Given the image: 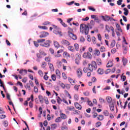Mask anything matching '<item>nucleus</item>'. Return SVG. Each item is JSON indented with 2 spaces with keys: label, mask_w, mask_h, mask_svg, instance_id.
I'll list each match as a JSON object with an SVG mask.
<instances>
[{
  "label": "nucleus",
  "mask_w": 130,
  "mask_h": 130,
  "mask_svg": "<svg viewBox=\"0 0 130 130\" xmlns=\"http://www.w3.org/2000/svg\"><path fill=\"white\" fill-rule=\"evenodd\" d=\"M80 32L82 34L88 35L89 34V26L84 23H82L80 25Z\"/></svg>",
  "instance_id": "obj_1"
},
{
  "label": "nucleus",
  "mask_w": 130,
  "mask_h": 130,
  "mask_svg": "<svg viewBox=\"0 0 130 130\" xmlns=\"http://www.w3.org/2000/svg\"><path fill=\"white\" fill-rule=\"evenodd\" d=\"M38 99L41 104H43L44 102L45 104H49V101H48V99L46 96H43L42 95H39Z\"/></svg>",
  "instance_id": "obj_2"
},
{
  "label": "nucleus",
  "mask_w": 130,
  "mask_h": 130,
  "mask_svg": "<svg viewBox=\"0 0 130 130\" xmlns=\"http://www.w3.org/2000/svg\"><path fill=\"white\" fill-rule=\"evenodd\" d=\"M68 29V35L70 38H72L73 40H77V36L73 33L74 30L71 27H69Z\"/></svg>",
  "instance_id": "obj_3"
},
{
  "label": "nucleus",
  "mask_w": 130,
  "mask_h": 130,
  "mask_svg": "<svg viewBox=\"0 0 130 130\" xmlns=\"http://www.w3.org/2000/svg\"><path fill=\"white\" fill-rule=\"evenodd\" d=\"M88 68L89 71L91 72H93L94 70H96L97 69V63H96V61H92L91 63L88 64Z\"/></svg>",
  "instance_id": "obj_4"
},
{
  "label": "nucleus",
  "mask_w": 130,
  "mask_h": 130,
  "mask_svg": "<svg viewBox=\"0 0 130 130\" xmlns=\"http://www.w3.org/2000/svg\"><path fill=\"white\" fill-rule=\"evenodd\" d=\"M83 56L84 58H88V59H91L92 58V54L89 52H85Z\"/></svg>",
  "instance_id": "obj_5"
},
{
  "label": "nucleus",
  "mask_w": 130,
  "mask_h": 130,
  "mask_svg": "<svg viewBox=\"0 0 130 130\" xmlns=\"http://www.w3.org/2000/svg\"><path fill=\"white\" fill-rule=\"evenodd\" d=\"M61 44L65 46H70V45H71V43H70V42L67 40H62L61 41Z\"/></svg>",
  "instance_id": "obj_6"
},
{
  "label": "nucleus",
  "mask_w": 130,
  "mask_h": 130,
  "mask_svg": "<svg viewBox=\"0 0 130 130\" xmlns=\"http://www.w3.org/2000/svg\"><path fill=\"white\" fill-rule=\"evenodd\" d=\"M50 43H51V41H50L49 40H48L46 41V42L44 43L43 45H42V46L43 47H49V46H50Z\"/></svg>",
  "instance_id": "obj_7"
},
{
  "label": "nucleus",
  "mask_w": 130,
  "mask_h": 130,
  "mask_svg": "<svg viewBox=\"0 0 130 130\" xmlns=\"http://www.w3.org/2000/svg\"><path fill=\"white\" fill-rule=\"evenodd\" d=\"M77 77L81 78L83 76V71L81 69H78L77 70Z\"/></svg>",
  "instance_id": "obj_8"
},
{
  "label": "nucleus",
  "mask_w": 130,
  "mask_h": 130,
  "mask_svg": "<svg viewBox=\"0 0 130 130\" xmlns=\"http://www.w3.org/2000/svg\"><path fill=\"white\" fill-rule=\"evenodd\" d=\"M59 113H60V117L61 118V119H67V118H68V116H67V115L61 112V111H60Z\"/></svg>",
  "instance_id": "obj_9"
},
{
  "label": "nucleus",
  "mask_w": 130,
  "mask_h": 130,
  "mask_svg": "<svg viewBox=\"0 0 130 130\" xmlns=\"http://www.w3.org/2000/svg\"><path fill=\"white\" fill-rule=\"evenodd\" d=\"M62 52H63V50L62 49L59 50L57 51V54H55L54 56H55V57H60V56H61V55L59 54V53H61Z\"/></svg>",
  "instance_id": "obj_10"
},
{
  "label": "nucleus",
  "mask_w": 130,
  "mask_h": 130,
  "mask_svg": "<svg viewBox=\"0 0 130 130\" xmlns=\"http://www.w3.org/2000/svg\"><path fill=\"white\" fill-rule=\"evenodd\" d=\"M74 105L76 109H78V110H82V106H81V105L78 103H75Z\"/></svg>",
  "instance_id": "obj_11"
},
{
  "label": "nucleus",
  "mask_w": 130,
  "mask_h": 130,
  "mask_svg": "<svg viewBox=\"0 0 130 130\" xmlns=\"http://www.w3.org/2000/svg\"><path fill=\"white\" fill-rule=\"evenodd\" d=\"M91 19H94V21H96L97 23H100L99 18H98V16L95 15H91Z\"/></svg>",
  "instance_id": "obj_12"
},
{
  "label": "nucleus",
  "mask_w": 130,
  "mask_h": 130,
  "mask_svg": "<svg viewBox=\"0 0 130 130\" xmlns=\"http://www.w3.org/2000/svg\"><path fill=\"white\" fill-rule=\"evenodd\" d=\"M19 74L22 75V76H25V75H27V70H20L19 71Z\"/></svg>",
  "instance_id": "obj_13"
},
{
  "label": "nucleus",
  "mask_w": 130,
  "mask_h": 130,
  "mask_svg": "<svg viewBox=\"0 0 130 130\" xmlns=\"http://www.w3.org/2000/svg\"><path fill=\"white\" fill-rule=\"evenodd\" d=\"M68 49L69 51H71V52H75V47L73 46H68Z\"/></svg>",
  "instance_id": "obj_14"
},
{
  "label": "nucleus",
  "mask_w": 130,
  "mask_h": 130,
  "mask_svg": "<svg viewBox=\"0 0 130 130\" xmlns=\"http://www.w3.org/2000/svg\"><path fill=\"white\" fill-rule=\"evenodd\" d=\"M48 66L51 72H54V67H53V64L51 63H48Z\"/></svg>",
  "instance_id": "obj_15"
},
{
  "label": "nucleus",
  "mask_w": 130,
  "mask_h": 130,
  "mask_svg": "<svg viewBox=\"0 0 130 130\" xmlns=\"http://www.w3.org/2000/svg\"><path fill=\"white\" fill-rule=\"evenodd\" d=\"M63 57H66L67 58H68V57H70L71 56L70 55V53H69L67 51H64L63 53Z\"/></svg>",
  "instance_id": "obj_16"
},
{
  "label": "nucleus",
  "mask_w": 130,
  "mask_h": 130,
  "mask_svg": "<svg viewBox=\"0 0 130 130\" xmlns=\"http://www.w3.org/2000/svg\"><path fill=\"white\" fill-rule=\"evenodd\" d=\"M54 45L56 48H59L60 45H59V43L57 41H53Z\"/></svg>",
  "instance_id": "obj_17"
},
{
  "label": "nucleus",
  "mask_w": 130,
  "mask_h": 130,
  "mask_svg": "<svg viewBox=\"0 0 130 130\" xmlns=\"http://www.w3.org/2000/svg\"><path fill=\"white\" fill-rule=\"evenodd\" d=\"M94 51V54L95 55H96L97 56H99V55H100V51H99V50L95 49Z\"/></svg>",
  "instance_id": "obj_18"
},
{
  "label": "nucleus",
  "mask_w": 130,
  "mask_h": 130,
  "mask_svg": "<svg viewBox=\"0 0 130 130\" xmlns=\"http://www.w3.org/2000/svg\"><path fill=\"white\" fill-rule=\"evenodd\" d=\"M59 21H60V24H61V25L63 27H68V25H67V24H66V23L63 22V21H62V20H61V19L59 18Z\"/></svg>",
  "instance_id": "obj_19"
},
{
  "label": "nucleus",
  "mask_w": 130,
  "mask_h": 130,
  "mask_svg": "<svg viewBox=\"0 0 130 130\" xmlns=\"http://www.w3.org/2000/svg\"><path fill=\"white\" fill-rule=\"evenodd\" d=\"M62 119L60 117H58L55 119V122L59 123L61 122Z\"/></svg>",
  "instance_id": "obj_20"
},
{
  "label": "nucleus",
  "mask_w": 130,
  "mask_h": 130,
  "mask_svg": "<svg viewBox=\"0 0 130 130\" xmlns=\"http://www.w3.org/2000/svg\"><path fill=\"white\" fill-rule=\"evenodd\" d=\"M98 73L99 75H103L104 74V71H103V69L99 68L98 70Z\"/></svg>",
  "instance_id": "obj_21"
},
{
  "label": "nucleus",
  "mask_w": 130,
  "mask_h": 130,
  "mask_svg": "<svg viewBox=\"0 0 130 130\" xmlns=\"http://www.w3.org/2000/svg\"><path fill=\"white\" fill-rule=\"evenodd\" d=\"M75 56H76L75 59H77L78 60H81V54H80V53H77L75 55Z\"/></svg>",
  "instance_id": "obj_22"
},
{
  "label": "nucleus",
  "mask_w": 130,
  "mask_h": 130,
  "mask_svg": "<svg viewBox=\"0 0 130 130\" xmlns=\"http://www.w3.org/2000/svg\"><path fill=\"white\" fill-rule=\"evenodd\" d=\"M38 27L39 29H42L43 30H47L48 29V27H46V26L39 25Z\"/></svg>",
  "instance_id": "obj_23"
},
{
  "label": "nucleus",
  "mask_w": 130,
  "mask_h": 130,
  "mask_svg": "<svg viewBox=\"0 0 130 130\" xmlns=\"http://www.w3.org/2000/svg\"><path fill=\"white\" fill-rule=\"evenodd\" d=\"M30 100H31L32 102H34V96H33V94H31L30 96V98H28L26 101H30Z\"/></svg>",
  "instance_id": "obj_24"
},
{
  "label": "nucleus",
  "mask_w": 130,
  "mask_h": 130,
  "mask_svg": "<svg viewBox=\"0 0 130 130\" xmlns=\"http://www.w3.org/2000/svg\"><path fill=\"white\" fill-rule=\"evenodd\" d=\"M79 45L78 44V43H76L74 44V49H75V50H76V51H79Z\"/></svg>",
  "instance_id": "obj_25"
},
{
  "label": "nucleus",
  "mask_w": 130,
  "mask_h": 130,
  "mask_svg": "<svg viewBox=\"0 0 130 130\" xmlns=\"http://www.w3.org/2000/svg\"><path fill=\"white\" fill-rule=\"evenodd\" d=\"M116 27L118 31H120V32H122V29H121V27H120V25L118 24L116 25Z\"/></svg>",
  "instance_id": "obj_26"
},
{
  "label": "nucleus",
  "mask_w": 130,
  "mask_h": 130,
  "mask_svg": "<svg viewBox=\"0 0 130 130\" xmlns=\"http://www.w3.org/2000/svg\"><path fill=\"white\" fill-rule=\"evenodd\" d=\"M0 86L3 88L4 91H6V88H5V85H4V82H3L2 79H0Z\"/></svg>",
  "instance_id": "obj_27"
},
{
  "label": "nucleus",
  "mask_w": 130,
  "mask_h": 130,
  "mask_svg": "<svg viewBox=\"0 0 130 130\" xmlns=\"http://www.w3.org/2000/svg\"><path fill=\"white\" fill-rule=\"evenodd\" d=\"M106 99L108 103H111V102L112 101V99L111 97L107 96Z\"/></svg>",
  "instance_id": "obj_28"
},
{
  "label": "nucleus",
  "mask_w": 130,
  "mask_h": 130,
  "mask_svg": "<svg viewBox=\"0 0 130 130\" xmlns=\"http://www.w3.org/2000/svg\"><path fill=\"white\" fill-rule=\"evenodd\" d=\"M68 80H69V82H70V83L72 84V85H74V84H75V80H74L73 79L71 78H68Z\"/></svg>",
  "instance_id": "obj_29"
},
{
  "label": "nucleus",
  "mask_w": 130,
  "mask_h": 130,
  "mask_svg": "<svg viewBox=\"0 0 130 130\" xmlns=\"http://www.w3.org/2000/svg\"><path fill=\"white\" fill-rule=\"evenodd\" d=\"M98 120H103V119H104V116H103V115H99V117H98Z\"/></svg>",
  "instance_id": "obj_30"
},
{
  "label": "nucleus",
  "mask_w": 130,
  "mask_h": 130,
  "mask_svg": "<svg viewBox=\"0 0 130 130\" xmlns=\"http://www.w3.org/2000/svg\"><path fill=\"white\" fill-rule=\"evenodd\" d=\"M57 102L58 104H61V102H62V100H61L59 96H57Z\"/></svg>",
  "instance_id": "obj_31"
},
{
  "label": "nucleus",
  "mask_w": 130,
  "mask_h": 130,
  "mask_svg": "<svg viewBox=\"0 0 130 130\" xmlns=\"http://www.w3.org/2000/svg\"><path fill=\"white\" fill-rule=\"evenodd\" d=\"M112 67H113V63L111 61L109 62L107 64V68H111Z\"/></svg>",
  "instance_id": "obj_32"
},
{
  "label": "nucleus",
  "mask_w": 130,
  "mask_h": 130,
  "mask_svg": "<svg viewBox=\"0 0 130 130\" xmlns=\"http://www.w3.org/2000/svg\"><path fill=\"white\" fill-rule=\"evenodd\" d=\"M123 10L124 11V15H125V16H127L128 15V10L127 9H126V8H124Z\"/></svg>",
  "instance_id": "obj_33"
},
{
  "label": "nucleus",
  "mask_w": 130,
  "mask_h": 130,
  "mask_svg": "<svg viewBox=\"0 0 130 130\" xmlns=\"http://www.w3.org/2000/svg\"><path fill=\"white\" fill-rule=\"evenodd\" d=\"M53 33H54V34H56V35H58V34H60L61 32L60 31H59L58 29L56 28V29L54 30Z\"/></svg>",
  "instance_id": "obj_34"
},
{
  "label": "nucleus",
  "mask_w": 130,
  "mask_h": 130,
  "mask_svg": "<svg viewBox=\"0 0 130 130\" xmlns=\"http://www.w3.org/2000/svg\"><path fill=\"white\" fill-rule=\"evenodd\" d=\"M109 107L111 111H114V105H113V104H110Z\"/></svg>",
  "instance_id": "obj_35"
},
{
  "label": "nucleus",
  "mask_w": 130,
  "mask_h": 130,
  "mask_svg": "<svg viewBox=\"0 0 130 130\" xmlns=\"http://www.w3.org/2000/svg\"><path fill=\"white\" fill-rule=\"evenodd\" d=\"M115 46V40H113L110 44V47L112 48Z\"/></svg>",
  "instance_id": "obj_36"
},
{
  "label": "nucleus",
  "mask_w": 130,
  "mask_h": 130,
  "mask_svg": "<svg viewBox=\"0 0 130 130\" xmlns=\"http://www.w3.org/2000/svg\"><path fill=\"white\" fill-rule=\"evenodd\" d=\"M46 66H47V64H46V62L44 61V62H42L41 68L42 69H45V68L46 67Z\"/></svg>",
  "instance_id": "obj_37"
},
{
  "label": "nucleus",
  "mask_w": 130,
  "mask_h": 130,
  "mask_svg": "<svg viewBox=\"0 0 130 130\" xmlns=\"http://www.w3.org/2000/svg\"><path fill=\"white\" fill-rule=\"evenodd\" d=\"M111 30L112 31V36H113V37H114V36H115V32H114V28H113V27H111Z\"/></svg>",
  "instance_id": "obj_38"
},
{
  "label": "nucleus",
  "mask_w": 130,
  "mask_h": 130,
  "mask_svg": "<svg viewBox=\"0 0 130 130\" xmlns=\"http://www.w3.org/2000/svg\"><path fill=\"white\" fill-rule=\"evenodd\" d=\"M103 114L105 116H108L109 115V112L107 110H105L103 112Z\"/></svg>",
  "instance_id": "obj_39"
},
{
  "label": "nucleus",
  "mask_w": 130,
  "mask_h": 130,
  "mask_svg": "<svg viewBox=\"0 0 130 130\" xmlns=\"http://www.w3.org/2000/svg\"><path fill=\"white\" fill-rule=\"evenodd\" d=\"M111 27L113 26H109L108 25H106V30L108 31V32H110V30H111Z\"/></svg>",
  "instance_id": "obj_40"
},
{
  "label": "nucleus",
  "mask_w": 130,
  "mask_h": 130,
  "mask_svg": "<svg viewBox=\"0 0 130 130\" xmlns=\"http://www.w3.org/2000/svg\"><path fill=\"white\" fill-rule=\"evenodd\" d=\"M117 52V50H116V48H113L111 50V53H112V54H114V53H116Z\"/></svg>",
  "instance_id": "obj_41"
},
{
  "label": "nucleus",
  "mask_w": 130,
  "mask_h": 130,
  "mask_svg": "<svg viewBox=\"0 0 130 130\" xmlns=\"http://www.w3.org/2000/svg\"><path fill=\"white\" fill-rule=\"evenodd\" d=\"M89 71H90V68H88L85 67V68H83V72H84V73H88V72Z\"/></svg>",
  "instance_id": "obj_42"
},
{
  "label": "nucleus",
  "mask_w": 130,
  "mask_h": 130,
  "mask_svg": "<svg viewBox=\"0 0 130 130\" xmlns=\"http://www.w3.org/2000/svg\"><path fill=\"white\" fill-rule=\"evenodd\" d=\"M106 50V49L104 46H102L100 48V51L101 52H105Z\"/></svg>",
  "instance_id": "obj_43"
},
{
  "label": "nucleus",
  "mask_w": 130,
  "mask_h": 130,
  "mask_svg": "<svg viewBox=\"0 0 130 130\" xmlns=\"http://www.w3.org/2000/svg\"><path fill=\"white\" fill-rule=\"evenodd\" d=\"M55 73L57 77H60V72L58 70V69L56 70Z\"/></svg>",
  "instance_id": "obj_44"
},
{
  "label": "nucleus",
  "mask_w": 130,
  "mask_h": 130,
  "mask_svg": "<svg viewBox=\"0 0 130 130\" xmlns=\"http://www.w3.org/2000/svg\"><path fill=\"white\" fill-rule=\"evenodd\" d=\"M37 41L38 43H43L45 41V39H38Z\"/></svg>",
  "instance_id": "obj_45"
},
{
  "label": "nucleus",
  "mask_w": 130,
  "mask_h": 130,
  "mask_svg": "<svg viewBox=\"0 0 130 130\" xmlns=\"http://www.w3.org/2000/svg\"><path fill=\"white\" fill-rule=\"evenodd\" d=\"M45 61H47L48 62H50V61H51V60L50 59V58H49V57H46L45 58Z\"/></svg>",
  "instance_id": "obj_46"
},
{
  "label": "nucleus",
  "mask_w": 130,
  "mask_h": 130,
  "mask_svg": "<svg viewBox=\"0 0 130 130\" xmlns=\"http://www.w3.org/2000/svg\"><path fill=\"white\" fill-rule=\"evenodd\" d=\"M39 43H38V41H34V44L35 45V46H36V47H38V46H39V44H38Z\"/></svg>",
  "instance_id": "obj_47"
},
{
  "label": "nucleus",
  "mask_w": 130,
  "mask_h": 130,
  "mask_svg": "<svg viewBox=\"0 0 130 130\" xmlns=\"http://www.w3.org/2000/svg\"><path fill=\"white\" fill-rule=\"evenodd\" d=\"M126 63H127V59H123V64L124 66H126Z\"/></svg>",
  "instance_id": "obj_48"
},
{
  "label": "nucleus",
  "mask_w": 130,
  "mask_h": 130,
  "mask_svg": "<svg viewBox=\"0 0 130 130\" xmlns=\"http://www.w3.org/2000/svg\"><path fill=\"white\" fill-rule=\"evenodd\" d=\"M38 74L40 77H43V72L41 70H39Z\"/></svg>",
  "instance_id": "obj_49"
},
{
  "label": "nucleus",
  "mask_w": 130,
  "mask_h": 130,
  "mask_svg": "<svg viewBox=\"0 0 130 130\" xmlns=\"http://www.w3.org/2000/svg\"><path fill=\"white\" fill-rule=\"evenodd\" d=\"M51 79L53 81H56V76H55V75H54V74L52 75Z\"/></svg>",
  "instance_id": "obj_50"
},
{
  "label": "nucleus",
  "mask_w": 130,
  "mask_h": 130,
  "mask_svg": "<svg viewBox=\"0 0 130 130\" xmlns=\"http://www.w3.org/2000/svg\"><path fill=\"white\" fill-rule=\"evenodd\" d=\"M87 103H88V105H89V106L92 107L94 105V104H93V103H92V102L91 101H88Z\"/></svg>",
  "instance_id": "obj_51"
},
{
  "label": "nucleus",
  "mask_w": 130,
  "mask_h": 130,
  "mask_svg": "<svg viewBox=\"0 0 130 130\" xmlns=\"http://www.w3.org/2000/svg\"><path fill=\"white\" fill-rule=\"evenodd\" d=\"M101 124H102L101 122L99 121L96 123L95 125H96V127H99V126H100L101 125Z\"/></svg>",
  "instance_id": "obj_52"
},
{
  "label": "nucleus",
  "mask_w": 130,
  "mask_h": 130,
  "mask_svg": "<svg viewBox=\"0 0 130 130\" xmlns=\"http://www.w3.org/2000/svg\"><path fill=\"white\" fill-rule=\"evenodd\" d=\"M67 109H68V110H70V111H73V110L75 109V107L72 106V107H68L67 108Z\"/></svg>",
  "instance_id": "obj_53"
},
{
  "label": "nucleus",
  "mask_w": 130,
  "mask_h": 130,
  "mask_svg": "<svg viewBox=\"0 0 130 130\" xmlns=\"http://www.w3.org/2000/svg\"><path fill=\"white\" fill-rule=\"evenodd\" d=\"M95 40H96V38H95V37H92L91 41H92V42L94 44H95V43H96Z\"/></svg>",
  "instance_id": "obj_54"
},
{
  "label": "nucleus",
  "mask_w": 130,
  "mask_h": 130,
  "mask_svg": "<svg viewBox=\"0 0 130 130\" xmlns=\"http://www.w3.org/2000/svg\"><path fill=\"white\" fill-rule=\"evenodd\" d=\"M89 94L90 92L88 91L83 92V95H84L85 96H89Z\"/></svg>",
  "instance_id": "obj_55"
},
{
  "label": "nucleus",
  "mask_w": 130,
  "mask_h": 130,
  "mask_svg": "<svg viewBox=\"0 0 130 130\" xmlns=\"http://www.w3.org/2000/svg\"><path fill=\"white\" fill-rule=\"evenodd\" d=\"M35 83L37 85V86H38L39 87V82H38V80L37 79L35 78Z\"/></svg>",
  "instance_id": "obj_56"
},
{
  "label": "nucleus",
  "mask_w": 130,
  "mask_h": 130,
  "mask_svg": "<svg viewBox=\"0 0 130 130\" xmlns=\"http://www.w3.org/2000/svg\"><path fill=\"white\" fill-rule=\"evenodd\" d=\"M98 39L100 41H101V40H102V37H101V35L100 34L98 35Z\"/></svg>",
  "instance_id": "obj_57"
},
{
  "label": "nucleus",
  "mask_w": 130,
  "mask_h": 130,
  "mask_svg": "<svg viewBox=\"0 0 130 130\" xmlns=\"http://www.w3.org/2000/svg\"><path fill=\"white\" fill-rule=\"evenodd\" d=\"M29 106L30 108H33V102L32 101L29 102Z\"/></svg>",
  "instance_id": "obj_58"
},
{
  "label": "nucleus",
  "mask_w": 130,
  "mask_h": 130,
  "mask_svg": "<svg viewBox=\"0 0 130 130\" xmlns=\"http://www.w3.org/2000/svg\"><path fill=\"white\" fill-rule=\"evenodd\" d=\"M97 63H98V66H101V64H102V63L101 62V59H98Z\"/></svg>",
  "instance_id": "obj_59"
},
{
  "label": "nucleus",
  "mask_w": 130,
  "mask_h": 130,
  "mask_svg": "<svg viewBox=\"0 0 130 130\" xmlns=\"http://www.w3.org/2000/svg\"><path fill=\"white\" fill-rule=\"evenodd\" d=\"M121 3H122V0H118V1L117 2L118 6L121 5Z\"/></svg>",
  "instance_id": "obj_60"
},
{
  "label": "nucleus",
  "mask_w": 130,
  "mask_h": 130,
  "mask_svg": "<svg viewBox=\"0 0 130 130\" xmlns=\"http://www.w3.org/2000/svg\"><path fill=\"white\" fill-rule=\"evenodd\" d=\"M34 92L36 93H38V88H37V87H36V86L34 87Z\"/></svg>",
  "instance_id": "obj_61"
},
{
  "label": "nucleus",
  "mask_w": 130,
  "mask_h": 130,
  "mask_svg": "<svg viewBox=\"0 0 130 130\" xmlns=\"http://www.w3.org/2000/svg\"><path fill=\"white\" fill-rule=\"evenodd\" d=\"M61 130H68V126H62V127H61Z\"/></svg>",
  "instance_id": "obj_62"
},
{
  "label": "nucleus",
  "mask_w": 130,
  "mask_h": 130,
  "mask_svg": "<svg viewBox=\"0 0 130 130\" xmlns=\"http://www.w3.org/2000/svg\"><path fill=\"white\" fill-rule=\"evenodd\" d=\"M74 99L76 100V101H78L79 100V96L77 94L74 95Z\"/></svg>",
  "instance_id": "obj_63"
},
{
  "label": "nucleus",
  "mask_w": 130,
  "mask_h": 130,
  "mask_svg": "<svg viewBox=\"0 0 130 130\" xmlns=\"http://www.w3.org/2000/svg\"><path fill=\"white\" fill-rule=\"evenodd\" d=\"M80 41H81V42H84V41H85V38H84V37H80Z\"/></svg>",
  "instance_id": "obj_64"
}]
</instances>
